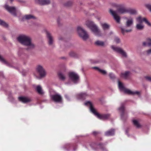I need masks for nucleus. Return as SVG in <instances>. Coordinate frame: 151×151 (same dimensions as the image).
Returning a JSON list of instances; mask_svg holds the SVG:
<instances>
[{"instance_id":"obj_29","label":"nucleus","mask_w":151,"mask_h":151,"mask_svg":"<svg viewBox=\"0 0 151 151\" xmlns=\"http://www.w3.org/2000/svg\"><path fill=\"white\" fill-rule=\"evenodd\" d=\"M94 69H97L99 72L101 73L102 74L106 75L107 73L104 70H102L97 67H94L93 68Z\"/></svg>"},{"instance_id":"obj_44","label":"nucleus","mask_w":151,"mask_h":151,"mask_svg":"<svg viewBox=\"0 0 151 151\" xmlns=\"http://www.w3.org/2000/svg\"><path fill=\"white\" fill-rule=\"evenodd\" d=\"M23 55L25 58H28L29 57V55H28L26 54H23Z\"/></svg>"},{"instance_id":"obj_2","label":"nucleus","mask_w":151,"mask_h":151,"mask_svg":"<svg viewBox=\"0 0 151 151\" xmlns=\"http://www.w3.org/2000/svg\"><path fill=\"white\" fill-rule=\"evenodd\" d=\"M85 105L89 106L91 111L98 118L101 120H105L108 119L110 117L108 114H100L97 112L93 107L92 104L89 101H88L85 104Z\"/></svg>"},{"instance_id":"obj_42","label":"nucleus","mask_w":151,"mask_h":151,"mask_svg":"<svg viewBox=\"0 0 151 151\" xmlns=\"http://www.w3.org/2000/svg\"><path fill=\"white\" fill-rule=\"evenodd\" d=\"M114 41L116 43H118L120 42L119 39L117 37H115L114 39Z\"/></svg>"},{"instance_id":"obj_32","label":"nucleus","mask_w":151,"mask_h":151,"mask_svg":"<svg viewBox=\"0 0 151 151\" xmlns=\"http://www.w3.org/2000/svg\"><path fill=\"white\" fill-rule=\"evenodd\" d=\"M118 86L119 89L121 91H123L125 88L122 83L119 81L118 82Z\"/></svg>"},{"instance_id":"obj_43","label":"nucleus","mask_w":151,"mask_h":151,"mask_svg":"<svg viewBox=\"0 0 151 151\" xmlns=\"http://www.w3.org/2000/svg\"><path fill=\"white\" fill-rule=\"evenodd\" d=\"M145 78L147 80L151 81V77L150 76H146Z\"/></svg>"},{"instance_id":"obj_45","label":"nucleus","mask_w":151,"mask_h":151,"mask_svg":"<svg viewBox=\"0 0 151 151\" xmlns=\"http://www.w3.org/2000/svg\"><path fill=\"white\" fill-rule=\"evenodd\" d=\"M65 98L68 100H69V96L67 94L65 95Z\"/></svg>"},{"instance_id":"obj_35","label":"nucleus","mask_w":151,"mask_h":151,"mask_svg":"<svg viewBox=\"0 0 151 151\" xmlns=\"http://www.w3.org/2000/svg\"><path fill=\"white\" fill-rule=\"evenodd\" d=\"M95 43L97 45L100 46H103L104 45V43L103 42L99 40H98L96 41L95 42Z\"/></svg>"},{"instance_id":"obj_6","label":"nucleus","mask_w":151,"mask_h":151,"mask_svg":"<svg viewBox=\"0 0 151 151\" xmlns=\"http://www.w3.org/2000/svg\"><path fill=\"white\" fill-rule=\"evenodd\" d=\"M36 70L41 78L45 77L47 74L46 71L43 67L40 65H38L37 66Z\"/></svg>"},{"instance_id":"obj_31","label":"nucleus","mask_w":151,"mask_h":151,"mask_svg":"<svg viewBox=\"0 0 151 151\" xmlns=\"http://www.w3.org/2000/svg\"><path fill=\"white\" fill-rule=\"evenodd\" d=\"M59 78L62 81H64L65 78V76L63 74L61 73H58Z\"/></svg>"},{"instance_id":"obj_8","label":"nucleus","mask_w":151,"mask_h":151,"mask_svg":"<svg viewBox=\"0 0 151 151\" xmlns=\"http://www.w3.org/2000/svg\"><path fill=\"white\" fill-rule=\"evenodd\" d=\"M90 145L93 150H97L99 148L103 149L104 148V145L101 143L91 142L90 144Z\"/></svg>"},{"instance_id":"obj_49","label":"nucleus","mask_w":151,"mask_h":151,"mask_svg":"<svg viewBox=\"0 0 151 151\" xmlns=\"http://www.w3.org/2000/svg\"><path fill=\"white\" fill-rule=\"evenodd\" d=\"M10 0V1H11V2H12V1H13V0Z\"/></svg>"},{"instance_id":"obj_19","label":"nucleus","mask_w":151,"mask_h":151,"mask_svg":"<svg viewBox=\"0 0 151 151\" xmlns=\"http://www.w3.org/2000/svg\"><path fill=\"white\" fill-rule=\"evenodd\" d=\"M18 99L19 101L24 103L29 102L31 101L30 98L26 97H20Z\"/></svg>"},{"instance_id":"obj_28","label":"nucleus","mask_w":151,"mask_h":151,"mask_svg":"<svg viewBox=\"0 0 151 151\" xmlns=\"http://www.w3.org/2000/svg\"><path fill=\"white\" fill-rule=\"evenodd\" d=\"M101 25L104 30L108 29L110 27L109 25L106 23H102Z\"/></svg>"},{"instance_id":"obj_18","label":"nucleus","mask_w":151,"mask_h":151,"mask_svg":"<svg viewBox=\"0 0 151 151\" xmlns=\"http://www.w3.org/2000/svg\"><path fill=\"white\" fill-rule=\"evenodd\" d=\"M88 95L85 93H82L76 95L77 98L78 99L84 100L86 99Z\"/></svg>"},{"instance_id":"obj_20","label":"nucleus","mask_w":151,"mask_h":151,"mask_svg":"<svg viewBox=\"0 0 151 151\" xmlns=\"http://www.w3.org/2000/svg\"><path fill=\"white\" fill-rule=\"evenodd\" d=\"M118 110L119 112L121 113V117L122 119L124 115V106L123 104H121L120 107L118 109Z\"/></svg>"},{"instance_id":"obj_23","label":"nucleus","mask_w":151,"mask_h":151,"mask_svg":"<svg viewBox=\"0 0 151 151\" xmlns=\"http://www.w3.org/2000/svg\"><path fill=\"white\" fill-rule=\"evenodd\" d=\"M114 134V130L111 129L105 133V135L106 136H112Z\"/></svg>"},{"instance_id":"obj_25","label":"nucleus","mask_w":151,"mask_h":151,"mask_svg":"<svg viewBox=\"0 0 151 151\" xmlns=\"http://www.w3.org/2000/svg\"><path fill=\"white\" fill-rule=\"evenodd\" d=\"M136 28L137 30H141L144 29V26L142 23H138L136 24Z\"/></svg>"},{"instance_id":"obj_36","label":"nucleus","mask_w":151,"mask_h":151,"mask_svg":"<svg viewBox=\"0 0 151 151\" xmlns=\"http://www.w3.org/2000/svg\"><path fill=\"white\" fill-rule=\"evenodd\" d=\"M0 61L3 63L4 64L9 66V64L0 55Z\"/></svg>"},{"instance_id":"obj_47","label":"nucleus","mask_w":151,"mask_h":151,"mask_svg":"<svg viewBox=\"0 0 151 151\" xmlns=\"http://www.w3.org/2000/svg\"><path fill=\"white\" fill-rule=\"evenodd\" d=\"M93 133L94 135H96L98 133V132L94 131L93 132Z\"/></svg>"},{"instance_id":"obj_41","label":"nucleus","mask_w":151,"mask_h":151,"mask_svg":"<svg viewBox=\"0 0 151 151\" xmlns=\"http://www.w3.org/2000/svg\"><path fill=\"white\" fill-rule=\"evenodd\" d=\"M72 3L71 1H68L64 5L66 6H69L71 5Z\"/></svg>"},{"instance_id":"obj_30","label":"nucleus","mask_w":151,"mask_h":151,"mask_svg":"<svg viewBox=\"0 0 151 151\" xmlns=\"http://www.w3.org/2000/svg\"><path fill=\"white\" fill-rule=\"evenodd\" d=\"M110 4L111 6L116 8H119V6H123V5H121V4H117L113 2L111 3Z\"/></svg>"},{"instance_id":"obj_10","label":"nucleus","mask_w":151,"mask_h":151,"mask_svg":"<svg viewBox=\"0 0 151 151\" xmlns=\"http://www.w3.org/2000/svg\"><path fill=\"white\" fill-rule=\"evenodd\" d=\"M4 7L12 15L14 16H17L16 9L15 7L10 6L7 5H5Z\"/></svg>"},{"instance_id":"obj_39","label":"nucleus","mask_w":151,"mask_h":151,"mask_svg":"<svg viewBox=\"0 0 151 151\" xmlns=\"http://www.w3.org/2000/svg\"><path fill=\"white\" fill-rule=\"evenodd\" d=\"M145 6L151 12V4H146Z\"/></svg>"},{"instance_id":"obj_33","label":"nucleus","mask_w":151,"mask_h":151,"mask_svg":"<svg viewBox=\"0 0 151 151\" xmlns=\"http://www.w3.org/2000/svg\"><path fill=\"white\" fill-rule=\"evenodd\" d=\"M0 25L6 27H7L8 24L3 20L0 19Z\"/></svg>"},{"instance_id":"obj_24","label":"nucleus","mask_w":151,"mask_h":151,"mask_svg":"<svg viewBox=\"0 0 151 151\" xmlns=\"http://www.w3.org/2000/svg\"><path fill=\"white\" fill-rule=\"evenodd\" d=\"M127 13H129L131 14L135 15L137 14V12L135 9L129 8L128 10Z\"/></svg>"},{"instance_id":"obj_26","label":"nucleus","mask_w":151,"mask_h":151,"mask_svg":"<svg viewBox=\"0 0 151 151\" xmlns=\"http://www.w3.org/2000/svg\"><path fill=\"white\" fill-rule=\"evenodd\" d=\"M36 90L39 94H42L44 93V92L42 90V87L40 85L38 86H37L36 88Z\"/></svg>"},{"instance_id":"obj_38","label":"nucleus","mask_w":151,"mask_h":151,"mask_svg":"<svg viewBox=\"0 0 151 151\" xmlns=\"http://www.w3.org/2000/svg\"><path fill=\"white\" fill-rule=\"evenodd\" d=\"M146 55H149L151 54V48L146 50L145 51Z\"/></svg>"},{"instance_id":"obj_11","label":"nucleus","mask_w":151,"mask_h":151,"mask_svg":"<svg viewBox=\"0 0 151 151\" xmlns=\"http://www.w3.org/2000/svg\"><path fill=\"white\" fill-rule=\"evenodd\" d=\"M111 48L114 51L121 54L124 57H127V54L121 48L118 47H115L114 46H111Z\"/></svg>"},{"instance_id":"obj_12","label":"nucleus","mask_w":151,"mask_h":151,"mask_svg":"<svg viewBox=\"0 0 151 151\" xmlns=\"http://www.w3.org/2000/svg\"><path fill=\"white\" fill-rule=\"evenodd\" d=\"M110 13L113 16L114 19L118 23H119L120 22V17L119 16L117 15L116 11H113L112 9L109 10Z\"/></svg>"},{"instance_id":"obj_37","label":"nucleus","mask_w":151,"mask_h":151,"mask_svg":"<svg viewBox=\"0 0 151 151\" xmlns=\"http://www.w3.org/2000/svg\"><path fill=\"white\" fill-rule=\"evenodd\" d=\"M70 55L72 57L76 58L77 57V54L73 52H71L69 53Z\"/></svg>"},{"instance_id":"obj_3","label":"nucleus","mask_w":151,"mask_h":151,"mask_svg":"<svg viewBox=\"0 0 151 151\" xmlns=\"http://www.w3.org/2000/svg\"><path fill=\"white\" fill-rule=\"evenodd\" d=\"M86 24L88 27L91 29L95 35L99 36L101 35L100 30L93 22L88 21L86 22Z\"/></svg>"},{"instance_id":"obj_14","label":"nucleus","mask_w":151,"mask_h":151,"mask_svg":"<svg viewBox=\"0 0 151 151\" xmlns=\"http://www.w3.org/2000/svg\"><path fill=\"white\" fill-rule=\"evenodd\" d=\"M121 5H123L122 6H119L116 11L119 14H125L127 13L128 9L125 8L126 5L124 4H121Z\"/></svg>"},{"instance_id":"obj_4","label":"nucleus","mask_w":151,"mask_h":151,"mask_svg":"<svg viewBox=\"0 0 151 151\" xmlns=\"http://www.w3.org/2000/svg\"><path fill=\"white\" fill-rule=\"evenodd\" d=\"M127 21L126 22L125 25L123 27L121 28V31L123 34L125 32H130L132 31L131 26L133 23V20L132 17H130L129 19L126 18Z\"/></svg>"},{"instance_id":"obj_48","label":"nucleus","mask_w":151,"mask_h":151,"mask_svg":"<svg viewBox=\"0 0 151 151\" xmlns=\"http://www.w3.org/2000/svg\"><path fill=\"white\" fill-rule=\"evenodd\" d=\"M18 55H19V56H21V55L20 54V51H19L18 52Z\"/></svg>"},{"instance_id":"obj_27","label":"nucleus","mask_w":151,"mask_h":151,"mask_svg":"<svg viewBox=\"0 0 151 151\" xmlns=\"http://www.w3.org/2000/svg\"><path fill=\"white\" fill-rule=\"evenodd\" d=\"M24 18L26 19L29 20L31 19H35V17L32 15L31 14L26 15H25Z\"/></svg>"},{"instance_id":"obj_9","label":"nucleus","mask_w":151,"mask_h":151,"mask_svg":"<svg viewBox=\"0 0 151 151\" xmlns=\"http://www.w3.org/2000/svg\"><path fill=\"white\" fill-rule=\"evenodd\" d=\"M50 98L53 101L58 103L60 102L62 99L61 96L58 93L51 95Z\"/></svg>"},{"instance_id":"obj_22","label":"nucleus","mask_w":151,"mask_h":151,"mask_svg":"<svg viewBox=\"0 0 151 151\" xmlns=\"http://www.w3.org/2000/svg\"><path fill=\"white\" fill-rule=\"evenodd\" d=\"M130 74L131 73L129 71H127L124 73H122L121 76V77L124 78L125 79H127L128 78Z\"/></svg>"},{"instance_id":"obj_15","label":"nucleus","mask_w":151,"mask_h":151,"mask_svg":"<svg viewBox=\"0 0 151 151\" xmlns=\"http://www.w3.org/2000/svg\"><path fill=\"white\" fill-rule=\"evenodd\" d=\"M35 3L41 5H47L50 3V0H35Z\"/></svg>"},{"instance_id":"obj_50","label":"nucleus","mask_w":151,"mask_h":151,"mask_svg":"<svg viewBox=\"0 0 151 151\" xmlns=\"http://www.w3.org/2000/svg\"><path fill=\"white\" fill-rule=\"evenodd\" d=\"M110 33H111V34H112V32H111Z\"/></svg>"},{"instance_id":"obj_7","label":"nucleus","mask_w":151,"mask_h":151,"mask_svg":"<svg viewBox=\"0 0 151 151\" xmlns=\"http://www.w3.org/2000/svg\"><path fill=\"white\" fill-rule=\"evenodd\" d=\"M69 76L70 79L75 83H77L79 81V76L76 73L74 72H70Z\"/></svg>"},{"instance_id":"obj_1","label":"nucleus","mask_w":151,"mask_h":151,"mask_svg":"<svg viewBox=\"0 0 151 151\" xmlns=\"http://www.w3.org/2000/svg\"><path fill=\"white\" fill-rule=\"evenodd\" d=\"M17 40L22 45L27 46L30 49L34 48L35 46L32 42L30 37L27 35H22L17 38Z\"/></svg>"},{"instance_id":"obj_34","label":"nucleus","mask_w":151,"mask_h":151,"mask_svg":"<svg viewBox=\"0 0 151 151\" xmlns=\"http://www.w3.org/2000/svg\"><path fill=\"white\" fill-rule=\"evenodd\" d=\"M133 124L137 128H139L141 127L140 125L139 124L138 121L135 120H133L132 121Z\"/></svg>"},{"instance_id":"obj_16","label":"nucleus","mask_w":151,"mask_h":151,"mask_svg":"<svg viewBox=\"0 0 151 151\" xmlns=\"http://www.w3.org/2000/svg\"><path fill=\"white\" fill-rule=\"evenodd\" d=\"M46 36L48 39V43L49 45H52L53 42V38L50 33L48 31H46Z\"/></svg>"},{"instance_id":"obj_5","label":"nucleus","mask_w":151,"mask_h":151,"mask_svg":"<svg viewBox=\"0 0 151 151\" xmlns=\"http://www.w3.org/2000/svg\"><path fill=\"white\" fill-rule=\"evenodd\" d=\"M77 31L79 36L84 41L87 39L89 36L87 32L80 27H77Z\"/></svg>"},{"instance_id":"obj_17","label":"nucleus","mask_w":151,"mask_h":151,"mask_svg":"<svg viewBox=\"0 0 151 151\" xmlns=\"http://www.w3.org/2000/svg\"><path fill=\"white\" fill-rule=\"evenodd\" d=\"M125 93H127L131 95H134V94H137V95H139L140 93L138 91H131V90L126 89L125 88L123 91Z\"/></svg>"},{"instance_id":"obj_13","label":"nucleus","mask_w":151,"mask_h":151,"mask_svg":"<svg viewBox=\"0 0 151 151\" xmlns=\"http://www.w3.org/2000/svg\"><path fill=\"white\" fill-rule=\"evenodd\" d=\"M136 20L138 23H142L143 22H144L149 26H151V24L145 18H142L141 16H139L136 18Z\"/></svg>"},{"instance_id":"obj_40","label":"nucleus","mask_w":151,"mask_h":151,"mask_svg":"<svg viewBox=\"0 0 151 151\" xmlns=\"http://www.w3.org/2000/svg\"><path fill=\"white\" fill-rule=\"evenodd\" d=\"M109 76L110 78L111 79H113L115 78V76L112 73H110Z\"/></svg>"},{"instance_id":"obj_21","label":"nucleus","mask_w":151,"mask_h":151,"mask_svg":"<svg viewBox=\"0 0 151 151\" xmlns=\"http://www.w3.org/2000/svg\"><path fill=\"white\" fill-rule=\"evenodd\" d=\"M142 45L144 46L151 47V39H147L146 42H144L142 43Z\"/></svg>"},{"instance_id":"obj_46","label":"nucleus","mask_w":151,"mask_h":151,"mask_svg":"<svg viewBox=\"0 0 151 151\" xmlns=\"http://www.w3.org/2000/svg\"><path fill=\"white\" fill-rule=\"evenodd\" d=\"M17 1L19 2L22 3L24 2V1L22 0H17Z\"/></svg>"}]
</instances>
